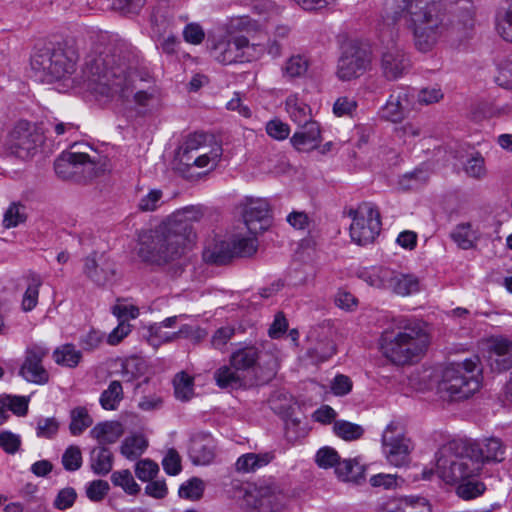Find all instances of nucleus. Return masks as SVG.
<instances>
[{"label": "nucleus", "instance_id": "obj_1", "mask_svg": "<svg viewBox=\"0 0 512 512\" xmlns=\"http://www.w3.org/2000/svg\"><path fill=\"white\" fill-rule=\"evenodd\" d=\"M134 58L123 42L97 45L86 59L80 84L96 97L119 95L126 100L132 94L158 87L150 75L132 70Z\"/></svg>", "mask_w": 512, "mask_h": 512}, {"label": "nucleus", "instance_id": "obj_2", "mask_svg": "<svg viewBox=\"0 0 512 512\" xmlns=\"http://www.w3.org/2000/svg\"><path fill=\"white\" fill-rule=\"evenodd\" d=\"M191 233L192 208L187 206L139 234L138 256L159 266L177 261L185 254Z\"/></svg>", "mask_w": 512, "mask_h": 512}, {"label": "nucleus", "instance_id": "obj_3", "mask_svg": "<svg viewBox=\"0 0 512 512\" xmlns=\"http://www.w3.org/2000/svg\"><path fill=\"white\" fill-rule=\"evenodd\" d=\"M403 4V18L413 34L415 47L428 52L448 30L443 0H386V4Z\"/></svg>", "mask_w": 512, "mask_h": 512}, {"label": "nucleus", "instance_id": "obj_4", "mask_svg": "<svg viewBox=\"0 0 512 512\" xmlns=\"http://www.w3.org/2000/svg\"><path fill=\"white\" fill-rule=\"evenodd\" d=\"M429 343V335L419 321L402 319L393 329L382 333L380 349L390 362L404 366L418 362Z\"/></svg>", "mask_w": 512, "mask_h": 512}, {"label": "nucleus", "instance_id": "obj_5", "mask_svg": "<svg viewBox=\"0 0 512 512\" xmlns=\"http://www.w3.org/2000/svg\"><path fill=\"white\" fill-rule=\"evenodd\" d=\"M481 384V363L479 357L474 356L445 368L437 390L444 400L462 401L479 391Z\"/></svg>", "mask_w": 512, "mask_h": 512}, {"label": "nucleus", "instance_id": "obj_6", "mask_svg": "<svg viewBox=\"0 0 512 512\" xmlns=\"http://www.w3.org/2000/svg\"><path fill=\"white\" fill-rule=\"evenodd\" d=\"M480 472V462L470 455L465 442L451 441L436 453V473L448 484H459Z\"/></svg>", "mask_w": 512, "mask_h": 512}, {"label": "nucleus", "instance_id": "obj_7", "mask_svg": "<svg viewBox=\"0 0 512 512\" xmlns=\"http://www.w3.org/2000/svg\"><path fill=\"white\" fill-rule=\"evenodd\" d=\"M78 53L68 45L38 49L31 58V67L42 81L60 80L75 71Z\"/></svg>", "mask_w": 512, "mask_h": 512}, {"label": "nucleus", "instance_id": "obj_8", "mask_svg": "<svg viewBox=\"0 0 512 512\" xmlns=\"http://www.w3.org/2000/svg\"><path fill=\"white\" fill-rule=\"evenodd\" d=\"M242 499L244 505L255 512H280L288 503V495L283 488L272 481L248 485Z\"/></svg>", "mask_w": 512, "mask_h": 512}, {"label": "nucleus", "instance_id": "obj_9", "mask_svg": "<svg viewBox=\"0 0 512 512\" xmlns=\"http://www.w3.org/2000/svg\"><path fill=\"white\" fill-rule=\"evenodd\" d=\"M105 161L97 153L89 155L85 152H63L54 163L56 174L62 179H70L76 174L85 178H93L105 170Z\"/></svg>", "mask_w": 512, "mask_h": 512}, {"label": "nucleus", "instance_id": "obj_10", "mask_svg": "<svg viewBox=\"0 0 512 512\" xmlns=\"http://www.w3.org/2000/svg\"><path fill=\"white\" fill-rule=\"evenodd\" d=\"M381 444L386 460L395 467H403L410 461L413 444L406 436L405 425L399 419L391 420L384 428Z\"/></svg>", "mask_w": 512, "mask_h": 512}, {"label": "nucleus", "instance_id": "obj_11", "mask_svg": "<svg viewBox=\"0 0 512 512\" xmlns=\"http://www.w3.org/2000/svg\"><path fill=\"white\" fill-rule=\"evenodd\" d=\"M43 133L28 121H19L10 131L6 148L17 158L27 160L32 158L44 143Z\"/></svg>", "mask_w": 512, "mask_h": 512}, {"label": "nucleus", "instance_id": "obj_12", "mask_svg": "<svg viewBox=\"0 0 512 512\" xmlns=\"http://www.w3.org/2000/svg\"><path fill=\"white\" fill-rule=\"evenodd\" d=\"M350 215L353 216L350 225L352 241L361 246L372 243L381 230L378 209L371 203H362L355 211L350 212Z\"/></svg>", "mask_w": 512, "mask_h": 512}, {"label": "nucleus", "instance_id": "obj_13", "mask_svg": "<svg viewBox=\"0 0 512 512\" xmlns=\"http://www.w3.org/2000/svg\"><path fill=\"white\" fill-rule=\"evenodd\" d=\"M238 210L250 234L257 235L267 229L270 205L266 199L248 197L238 205Z\"/></svg>", "mask_w": 512, "mask_h": 512}, {"label": "nucleus", "instance_id": "obj_14", "mask_svg": "<svg viewBox=\"0 0 512 512\" xmlns=\"http://www.w3.org/2000/svg\"><path fill=\"white\" fill-rule=\"evenodd\" d=\"M49 349L40 344H32L25 350L24 361L19 369V375L28 382L45 384L49 380V373L43 366V360Z\"/></svg>", "mask_w": 512, "mask_h": 512}, {"label": "nucleus", "instance_id": "obj_15", "mask_svg": "<svg viewBox=\"0 0 512 512\" xmlns=\"http://www.w3.org/2000/svg\"><path fill=\"white\" fill-rule=\"evenodd\" d=\"M371 63L366 50L354 45L345 47L338 60L337 76L342 81H349L362 75Z\"/></svg>", "mask_w": 512, "mask_h": 512}, {"label": "nucleus", "instance_id": "obj_16", "mask_svg": "<svg viewBox=\"0 0 512 512\" xmlns=\"http://www.w3.org/2000/svg\"><path fill=\"white\" fill-rule=\"evenodd\" d=\"M83 274L97 286H105L116 275L113 260L105 253L92 252L83 259Z\"/></svg>", "mask_w": 512, "mask_h": 512}, {"label": "nucleus", "instance_id": "obj_17", "mask_svg": "<svg viewBox=\"0 0 512 512\" xmlns=\"http://www.w3.org/2000/svg\"><path fill=\"white\" fill-rule=\"evenodd\" d=\"M333 331L328 325L312 327L306 336L307 353L316 361H326L336 353V346L332 340Z\"/></svg>", "mask_w": 512, "mask_h": 512}, {"label": "nucleus", "instance_id": "obj_18", "mask_svg": "<svg viewBox=\"0 0 512 512\" xmlns=\"http://www.w3.org/2000/svg\"><path fill=\"white\" fill-rule=\"evenodd\" d=\"M470 455L480 462V470L486 463H500L506 458V445L497 437H488L480 441L467 442Z\"/></svg>", "mask_w": 512, "mask_h": 512}, {"label": "nucleus", "instance_id": "obj_19", "mask_svg": "<svg viewBox=\"0 0 512 512\" xmlns=\"http://www.w3.org/2000/svg\"><path fill=\"white\" fill-rule=\"evenodd\" d=\"M410 60L403 49L396 43L386 46L381 54L380 67L388 80L402 77L410 68Z\"/></svg>", "mask_w": 512, "mask_h": 512}, {"label": "nucleus", "instance_id": "obj_20", "mask_svg": "<svg viewBox=\"0 0 512 512\" xmlns=\"http://www.w3.org/2000/svg\"><path fill=\"white\" fill-rule=\"evenodd\" d=\"M194 150H207V153H199L194 159V166L198 168L207 167L214 170L222 156L221 144L214 135L204 132H194Z\"/></svg>", "mask_w": 512, "mask_h": 512}, {"label": "nucleus", "instance_id": "obj_21", "mask_svg": "<svg viewBox=\"0 0 512 512\" xmlns=\"http://www.w3.org/2000/svg\"><path fill=\"white\" fill-rule=\"evenodd\" d=\"M413 98L414 93L410 88L400 87L394 90L382 108L383 117L392 122L401 121L405 114L413 108Z\"/></svg>", "mask_w": 512, "mask_h": 512}, {"label": "nucleus", "instance_id": "obj_22", "mask_svg": "<svg viewBox=\"0 0 512 512\" xmlns=\"http://www.w3.org/2000/svg\"><path fill=\"white\" fill-rule=\"evenodd\" d=\"M487 351L491 367L505 371L512 367V339L493 336L487 340Z\"/></svg>", "mask_w": 512, "mask_h": 512}, {"label": "nucleus", "instance_id": "obj_23", "mask_svg": "<svg viewBox=\"0 0 512 512\" xmlns=\"http://www.w3.org/2000/svg\"><path fill=\"white\" fill-rule=\"evenodd\" d=\"M245 44L244 36H236L231 39H222L218 41L213 49L215 59L225 65L243 62V52L241 46Z\"/></svg>", "mask_w": 512, "mask_h": 512}, {"label": "nucleus", "instance_id": "obj_24", "mask_svg": "<svg viewBox=\"0 0 512 512\" xmlns=\"http://www.w3.org/2000/svg\"><path fill=\"white\" fill-rule=\"evenodd\" d=\"M301 130L294 133L290 142L298 151H309L318 146L321 140L320 126L312 121L301 125Z\"/></svg>", "mask_w": 512, "mask_h": 512}, {"label": "nucleus", "instance_id": "obj_25", "mask_svg": "<svg viewBox=\"0 0 512 512\" xmlns=\"http://www.w3.org/2000/svg\"><path fill=\"white\" fill-rule=\"evenodd\" d=\"M260 351L254 345L237 348L230 356V365L237 371H249L259 365Z\"/></svg>", "mask_w": 512, "mask_h": 512}, {"label": "nucleus", "instance_id": "obj_26", "mask_svg": "<svg viewBox=\"0 0 512 512\" xmlns=\"http://www.w3.org/2000/svg\"><path fill=\"white\" fill-rule=\"evenodd\" d=\"M358 276L368 285L378 289H390L394 277V270L383 266H372L363 268Z\"/></svg>", "mask_w": 512, "mask_h": 512}, {"label": "nucleus", "instance_id": "obj_27", "mask_svg": "<svg viewBox=\"0 0 512 512\" xmlns=\"http://www.w3.org/2000/svg\"><path fill=\"white\" fill-rule=\"evenodd\" d=\"M122 434V426L116 421L98 423L90 431V436L98 441L99 446L115 443Z\"/></svg>", "mask_w": 512, "mask_h": 512}, {"label": "nucleus", "instance_id": "obj_28", "mask_svg": "<svg viewBox=\"0 0 512 512\" xmlns=\"http://www.w3.org/2000/svg\"><path fill=\"white\" fill-rule=\"evenodd\" d=\"M285 108L290 119L297 125L301 126L312 122L311 108L297 94L290 95L286 98Z\"/></svg>", "mask_w": 512, "mask_h": 512}, {"label": "nucleus", "instance_id": "obj_29", "mask_svg": "<svg viewBox=\"0 0 512 512\" xmlns=\"http://www.w3.org/2000/svg\"><path fill=\"white\" fill-rule=\"evenodd\" d=\"M194 465H208L215 457V443L208 434L194 437Z\"/></svg>", "mask_w": 512, "mask_h": 512}, {"label": "nucleus", "instance_id": "obj_30", "mask_svg": "<svg viewBox=\"0 0 512 512\" xmlns=\"http://www.w3.org/2000/svg\"><path fill=\"white\" fill-rule=\"evenodd\" d=\"M191 151L192 142L187 139L178 147L172 161V169L185 179L192 177Z\"/></svg>", "mask_w": 512, "mask_h": 512}, {"label": "nucleus", "instance_id": "obj_31", "mask_svg": "<svg viewBox=\"0 0 512 512\" xmlns=\"http://www.w3.org/2000/svg\"><path fill=\"white\" fill-rule=\"evenodd\" d=\"M273 452H265V453H247L240 456L236 463L235 467L238 472L242 473H250L255 470L266 466L274 459Z\"/></svg>", "mask_w": 512, "mask_h": 512}, {"label": "nucleus", "instance_id": "obj_32", "mask_svg": "<svg viewBox=\"0 0 512 512\" xmlns=\"http://www.w3.org/2000/svg\"><path fill=\"white\" fill-rule=\"evenodd\" d=\"M90 467L97 475H107L113 467V454L105 446H98L90 452Z\"/></svg>", "mask_w": 512, "mask_h": 512}, {"label": "nucleus", "instance_id": "obj_33", "mask_svg": "<svg viewBox=\"0 0 512 512\" xmlns=\"http://www.w3.org/2000/svg\"><path fill=\"white\" fill-rule=\"evenodd\" d=\"M230 241H220L208 247L203 251V258L206 262L224 265L227 264L235 256Z\"/></svg>", "mask_w": 512, "mask_h": 512}, {"label": "nucleus", "instance_id": "obj_34", "mask_svg": "<svg viewBox=\"0 0 512 512\" xmlns=\"http://www.w3.org/2000/svg\"><path fill=\"white\" fill-rule=\"evenodd\" d=\"M390 290L401 296H408L420 291V280L413 274H403L394 271Z\"/></svg>", "mask_w": 512, "mask_h": 512}, {"label": "nucleus", "instance_id": "obj_35", "mask_svg": "<svg viewBox=\"0 0 512 512\" xmlns=\"http://www.w3.org/2000/svg\"><path fill=\"white\" fill-rule=\"evenodd\" d=\"M497 33L512 42V0H503L495 19Z\"/></svg>", "mask_w": 512, "mask_h": 512}, {"label": "nucleus", "instance_id": "obj_36", "mask_svg": "<svg viewBox=\"0 0 512 512\" xmlns=\"http://www.w3.org/2000/svg\"><path fill=\"white\" fill-rule=\"evenodd\" d=\"M335 473L337 477L342 481L358 482L364 477V467L356 460H339L335 466Z\"/></svg>", "mask_w": 512, "mask_h": 512}, {"label": "nucleus", "instance_id": "obj_37", "mask_svg": "<svg viewBox=\"0 0 512 512\" xmlns=\"http://www.w3.org/2000/svg\"><path fill=\"white\" fill-rule=\"evenodd\" d=\"M93 424V418L84 406H77L70 411L69 430L73 436L81 435Z\"/></svg>", "mask_w": 512, "mask_h": 512}, {"label": "nucleus", "instance_id": "obj_38", "mask_svg": "<svg viewBox=\"0 0 512 512\" xmlns=\"http://www.w3.org/2000/svg\"><path fill=\"white\" fill-rule=\"evenodd\" d=\"M52 356L58 365L70 368L76 367L82 358L81 351L77 350L73 344L57 347Z\"/></svg>", "mask_w": 512, "mask_h": 512}, {"label": "nucleus", "instance_id": "obj_39", "mask_svg": "<svg viewBox=\"0 0 512 512\" xmlns=\"http://www.w3.org/2000/svg\"><path fill=\"white\" fill-rule=\"evenodd\" d=\"M123 388L118 380L111 381L100 395V405L105 410H116L123 399Z\"/></svg>", "mask_w": 512, "mask_h": 512}, {"label": "nucleus", "instance_id": "obj_40", "mask_svg": "<svg viewBox=\"0 0 512 512\" xmlns=\"http://www.w3.org/2000/svg\"><path fill=\"white\" fill-rule=\"evenodd\" d=\"M231 365L219 368L214 375L217 385L220 388L237 389L243 386V378Z\"/></svg>", "mask_w": 512, "mask_h": 512}, {"label": "nucleus", "instance_id": "obj_41", "mask_svg": "<svg viewBox=\"0 0 512 512\" xmlns=\"http://www.w3.org/2000/svg\"><path fill=\"white\" fill-rule=\"evenodd\" d=\"M41 285L42 279L40 275L30 272L28 275V286L22 299V309L25 312L31 311L36 307Z\"/></svg>", "mask_w": 512, "mask_h": 512}, {"label": "nucleus", "instance_id": "obj_42", "mask_svg": "<svg viewBox=\"0 0 512 512\" xmlns=\"http://www.w3.org/2000/svg\"><path fill=\"white\" fill-rule=\"evenodd\" d=\"M230 242L236 257H250L258 249L257 238L254 234L249 236L235 235Z\"/></svg>", "mask_w": 512, "mask_h": 512}, {"label": "nucleus", "instance_id": "obj_43", "mask_svg": "<svg viewBox=\"0 0 512 512\" xmlns=\"http://www.w3.org/2000/svg\"><path fill=\"white\" fill-rule=\"evenodd\" d=\"M334 434L344 441H356L364 435V428L346 420H336L333 423Z\"/></svg>", "mask_w": 512, "mask_h": 512}, {"label": "nucleus", "instance_id": "obj_44", "mask_svg": "<svg viewBox=\"0 0 512 512\" xmlns=\"http://www.w3.org/2000/svg\"><path fill=\"white\" fill-rule=\"evenodd\" d=\"M26 219V206L20 202H12L4 213L2 224L4 228L11 229L24 223Z\"/></svg>", "mask_w": 512, "mask_h": 512}, {"label": "nucleus", "instance_id": "obj_45", "mask_svg": "<svg viewBox=\"0 0 512 512\" xmlns=\"http://www.w3.org/2000/svg\"><path fill=\"white\" fill-rule=\"evenodd\" d=\"M147 448V442L142 436H131L125 438L120 447L121 454L129 459L136 460Z\"/></svg>", "mask_w": 512, "mask_h": 512}, {"label": "nucleus", "instance_id": "obj_46", "mask_svg": "<svg viewBox=\"0 0 512 512\" xmlns=\"http://www.w3.org/2000/svg\"><path fill=\"white\" fill-rule=\"evenodd\" d=\"M308 68L309 61L304 55H292L284 64L283 73L290 79L298 78L304 76Z\"/></svg>", "mask_w": 512, "mask_h": 512}, {"label": "nucleus", "instance_id": "obj_47", "mask_svg": "<svg viewBox=\"0 0 512 512\" xmlns=\"http://www.w3.org/2000/svg\"><path fill=\"white\" fill-rule=\"evenodd\" d=\"M451 237L462 249L472 248L477 240V235L469 223L457 225L451 233Z\"/></svg>", "mask_w": 512, "mask_h": 512}, {"label": "nucleus", "instance_id": "obj_48", "mask_svg": "<svg viewBox=\"0 0 512 512\" xmlns=\"http://www.w3.org/2000/svg\"><path fill=\"white\" fill-rule=\"evenodd\" d=\"M111 482L114 486L121 487L129 495H136L140 492V486L135 482L128 469L114 471L111 475Z\"/></svg>", "mask_w": 512, "mask_h": 512}, {"label": "nucleus", "instance_id": "obj_49", "mask_svg": "<svg viewBox=\"0 0 512 512\" xmlns=\"http://www.w3.org/2000/svg\"><path fill=\"white\" fill-rule=\"evenodd\" d=\"M174 393L177 399L189 401L192 395V377L185 371L177 373L173 379Z\"/></svg>", "mask_w": 512, "mask_h": 512}, {"label": "nucleus", "instance_id": "obj_50", "mask_svg": "<svg viewBox=\"0 0 512 512\" xmlns=\"http://www.w3.org/2000/svg\"><path fill=\"white\" fill-rule=\"evenodd\" d=\"M486 487L484 483L470 478L466 481L459 483L457 487V494L459 497L469 500L482 495Z\"/></svg>", "mask_w": 512, "mask_h": 512}, {"label": "nucleus", "instance_id": "obj_51", "mask_svg": "<svg viewBox=\"0 0 512 512\" xmlns=\"http://www.w3.org/2000/svg\"><path fill=\"white\" fill-rule=\"evenodd\" d=\"M158 472V464L150 459H142L135 464V475L142 482L153 480Z\"/></svg>", "mask_w": 512, "mask_h": 512}, {"label": "nucleus", "instance_id": "obj_52", "mask_svg": "<svg viewBox=\"0 0 512 512\" xmlns=\"http://www.w3.org/2000/svg\"><path fill=\"white\" fill-rule=\"evenodd\" d=\"M147 336L148 343L154 348H158L161 344L171 342L178 337L179 332L168 333L162 330V325L154 324L149 327Z\"/></svg>", "mask_w": 512, "mask_h": 512}, {"label": "nucleus", "instance_id": "obj_53", "mask_svg": "<svg viewBox=\"0 0 512 512\" xmlns=\"http://www.w3.org/2000/svg\"><path fill=\"white\" fill-rule=\"evenodd\" d=\"M339 460L338 452L329 446L320 448L315 455L316 464L323 469L335 468Z\"/></svg>", "mask_w": 512, "mask_h": 512}, {"label": "nucleus", "instance_id": "obj_54", "mask_svg": "<svg viewBox=\"0 0 512 512\" xmlns=\"http://www.w3.org/2000/svg\"><path fill=\"white\" fill-rule=\"evenodd\" d=\"M163 191L160 189H151L144 195L138 203V209L142 212H152L157 210L163 203Z\"/></svg>", "mask_w": 512, "mask_h": 512}, {"label": "nucleus", "instance_id": "obj_55", "mask_svg": "<svg viewBox=\"0 0 512 512\" xmlns=\"http://www.w3.org/2000/svg\"><path fill=\"white\" fill-rule=\"evenodd\" d=\"M62 464L67 471H77L82 466V452L78 446H69L62 455Z\"/></svg>", "mask_w": 512, "mask_h": 512}, {"label": "nucleus", "instance_id": "obj_56", "mask_svg": "<svg viewBox=\"0 0 512 512\" xmlns=\"http://www.w3.org/2000/svg\"><path fill=\"white\" fill-rule=\"evenodd\" d=\"M77 499V492L72 487L61 489L56 495L53 505L58 510H66L71 508Z\"/></svg>", "mask_w": 512, "mask_h": 512}, {"label": "nucleus", "instance_id": "obj_57", "mask_svg": "<svg viewBox=\"0 0 512 512\" xmlns=\"http://www.w3.org/2000/svg\"><path fill=\"white\" fill-rule=\"evenodd\" d=\"M135 104L139 107H150L158 103L160 100V90L158 87H152L147 91L141 93L132 94Z\"/></svg>", "mask_w": 512, "mask_h": 512}, {"label": "nucleus", "instance_id": "obj_58", "mask_svg": "<svg viewBox=\"0 0 512 512\" xmlns=\"http://www.w3.org/2000/svg\"><path fill=\"white\" fill-rule=\"evenodd\" d=\"M266 132L275 140H285L290 134V127L280 119H272L266 124Z\"/></svg>", "mask_w": 512, "mask_h": 512}, {"label": "nucleus", "instance_id": "obj_59", "mask_svg": "<svg viewBox=\"0 0 512 512\" xmlns=\"http://www.w3.org/2000/svg\"><path fill=\"white\" fill-rule=\"evenodd\" d=\"M243 62H251L260 59L266 52L264 43H250L245 37V44L241 46Z\"/></svg>", "mask_w": 512, "mask_h": 512}, {"label": "nucleus", "instance_id": "obj_60", "mask_svg": "<svg viewBox=\"0 0 512 512\" xmlns=\"http://www.w3.org/2000/svg\"><path fill=\"white\" fill-rule=\"evenodd\" d=\"M466 174L473 178H481L485 175L484 159L479 153L473 154L464 166Z\"/></svg>", "mask_w": 512, "mask_h": 512}, {"label": "nucleus", "instance_id": "obj_61", "mask_svg": "<svg viewBox=\"0 0 512 512\" xmlns=\"http://www.w3.org/2000/svg\"><path fill=\"white\" fill-rule=\"evenodd\" d=\"M495 81L503 88H512V61L505 60L498 65Z\"/></svg>", "mask_w": 512, "mask_h": 512}, {"label": "nucleus", "instance_id": "obj_62", "mask_svg": "<svg viewBox=\"0 0 512 512\" xmlns=\"http://www.w3.org/2000/svg\"><path fill=\"white\" fill-rule=\"evenodd\" d=\"M110 487L107 481L94 480L89 483L86 489L87 497L94 502L101 501L108 493Z\"/></svg>", "mask_w": 512, "mask_h": 512}, {"label": "nucleus", "instance_id": "obj_63", "mask_svg": "<svg viewBox=\"0 0 512 512\" xmlns=\"http://www.w3.org/2000/svg\"><path fill=\"white\" fill-rule=\"evenodd\" d=\"M21 446V438L19 435L10 431H2L0 433V447L8 454H15Z\"/></svg>", "mask_w": 512, "mask_h": 512}, {"label": "nucleus", "instance_id": "obj_64", "mask_svg": "<svg viewBox=\"0 0 512 512\" xmlns=\"http://www.w3.org/2000/svg\"><path fill=\"white\" fill-rule=\"evenodd\" d=\"M357 107V102L350 97H339L333 105V113L337 117L351 116Z\"/></svg>", "mask_w": 512, "mask_h": 512}]
</instances>
